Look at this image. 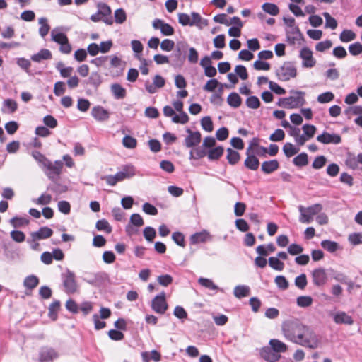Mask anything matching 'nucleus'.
Listing matches in <instances>:
<instances>
[{
	"label": "nucleus",
	"instance_id": "nucleus-17",
	"mask_svg": "<svg viewBox=\"0 0 362 362\" xmlns=\"http://www.w3.org/2000/svg\"><path fill=\"white\" fill-rule=\"evenodd\" d=\"M57 357V353L52 348L44 347L40 351V362H48Z\"/></svg>",
	"mask_w": 362,
	"mask_h": 362
},
{
	"label": "nucleus",
	"instance_id": "nucleus-42",
	"mask_svg": "<svg viewBox=\"0 0 362 362\" xmlns=\"http://www.w3.org/2000/svg\"><path fill=\"white\" fill-rule=\"evenodd\" d=\"M262 8L264 12L272 16H276L279 13L278 6L274 4L264 3Z\"/></svg>",
	"mask_w": 362,
	"mask_h": 362
},
{
	"label": "nucleus",
	"instance_id": "nucleus-25",
	"mask_svg": "<svg viewBox=\"0 0 362 362\" xmlns=\"http://www.w3.org/2000/svg\"><path fill=\"white\" fill-rule=\"evenodd\" d=\"M233 293L236 298H242L250 294V288L246 285H238L235 287Z\"/></svg>",
	"mask_w": 362,
	"mask_h": 362
},
{
	"label": "nucleus",
	"instance_id": "nucleus-52",
	"mask_svg": "<svg viewBox=\"0 0 362 362\" xmlns=\"http://www.w3.org/2000/svg\"><path fill=\"white\" fill-rule=\"evenodd\" d=\"M122 144L127 148H134L136 146L137 141L131 136H125L122 139Z\"/></svg>",
	"mask_w": 362,
	"mask_h": 362
},
{
	"label": "nucleus",
	"instance_id": "nucleus-54",
	"mask_svg": "<svg viewBox=\"0 0 362 362\" xmlns=\"http://www.w3.org/2000/svg\"><path fill=\"white\" fill-rule=\"evenodd\" d=\"M172 121L174 123L186 124L189 121V117L186 112H180L179 115H175L173 117Z\"/></svg>",
	"mask_w": 362,
	"mask_h": 362
},
{
	"label": "nucleus",
	"instance_id": "nucleus-5",
	"mask_svg": "<svg viewBox=\"0 0 362 362\" xmlns=\"http://www.w3.org/2000/svg\"><path fill=\"white\" fill-rule=\"evenodd\" d=\"M63 286L64 291L67 293H74L76 292L78 286L76 281L75 274L67 269L66 272L62 275Z\"/></svg>",
	"mask_w": 362,
	"mask_h": 362
},
{
	"label": "nucleus",
	"instance_id": "nucleus-45",
	"mask_svg": "<svg viewBox=\"0 0 362 362\" xmlns=\"http://www.w3.org/2000/svg\"><path fill=\"white\" fill-rule=\"evenodd\" d=\"M321 246L329 252H334L338 249V244L329 240H322Z\"/></svg>",
	"mask_w": 362,
	"mask_h": 362
},
{
	"label": "nucleus",
	"instance_id": "nucleus-11",
	"mask_svg": "<svg viewBox=\"0 0 362 362\" xmlns=\"http://www.w3.org/2000/svg\"><path fill=\"white\" fill-rule=\"evenodd\" d=\"M98 11L100 13L103 17V21L107 25H112L113 20L111 16L112 11L110 7L103 2H100L97 4Z\"/></svg>",
	"mask_w": 362,
	"mask_h": 362
},
{
	"label": "nucleus",
	"instance_id": "nucleus-56",
	"mask_svg": "<svg viewBox=\"0 0 362 362\" xmlns=\"http://www.w3.org/2000/svg\"><path fill=\"white\" fill-rule=\"evenodd\" d=\"M156 230L150 226H147L144 229V236L148 242H152L156 237Z\"/></svg>",
	"mask_w": 362,
	"mask_h": 362
},
{
	"label": "nucleus",
	"instance_id": "nucleus-13",
	"mask_svg": "<svg viewBox=\"0 0 362 362\" xmlns=\"http://www.w3.org/2000/svg\"><path fill=\"white\" fill-rule=\"evenodd\" d=\"M300 57L303 59V66L311 68L315 66V60L313 57L312 51L308 47H303L300 52Z\"/></svg>",
	"mask_w": 362,
	"mask_h": 362
},
{
	"label": "nucleus",
	"instance_id": "nucleus-63",
	"mask_svg": "<svg viewBox=\"0 0 362 362\" xmlns=\"http://www.w3.org/2000/svg\"><path fill=\"white\" fill-rule=\"evenodd\" d=\"M175 47L174 41L170 39H165L160 43V48L163 51L170 52Z\"/></svg>",
	"mask_w": 362,
	"mask_h": 362
},
{
	"label": "nucleus",
	"instance_id": "nucleus-10",
	"mask_svg": "<svg viewBox=\"0 0 362 362\" xmlns=\"http://www.w3.org/2000/svg\"><path fill=\"white\" fill-rule=\"evenodd\" d=\"M317 141L323 144H339L341 141V138L339 134L324 132L317 136Z\"/></svg>",
	"mask_w": 362,
	"mask_h": 362
},
{
	"label": "nucleus",
	"instance_id": "nucleus-3",
	"mask_svg": "<svg viewBox=\"0 0 362 362\" xmlns=\"http://www.w3.org/2000/svg\"><path fill=\"white\" fill-rule=\"evenodd\" d=\"M297 75V70L293 63L290 62H284L279 69L276 70L278 78L282 81H289Z\"/></svg>",
	"mask_w": 362,
	"mask_h": 362
},
{
	"label": "nucleus",
	"instance_id": "nucleus-8",
	"mask_svg": "<svg viewBox=\"0 0 362 362\" xmlns=\"http://www.w3.org/2000/svg\"><path fill=\"white\" fill-rule=\"evenodd\" d=\"M152 26L156 30H160L161 34L164 36H170L175 33L174 28L161 19H155L153 21Z\"/></svg>",
	"mask_w": 362,
	"mask_h": 362
},
{
	"label": "nucleus",
	"instance_id": "nucleus-30",
	"mask_svg": "<svg viewBox=\"0 0 362 362\" xmlns=\"http://www.w3.org/2000/svg\"><path fill=\"white\" fill-rule=\"evenodd\" d=\"M227 102L230 107L238 108L241 105L242 99L237 93L233 92L228 95Z\"/></svg>",
	"mask_w": 362,
	"mask_h": 362
},
{
	"label": "nucleus",
	"instance_id": "nucleus-6",
	"mask_svg": "<svg viewBox=\"0 0 362 362\" xmlns=\"http://www.w3.org/2000/svg\"><path fill=\"white\" fill-rule=\"evenodd\" d=\"M168 305L165 300V293L162 292L157 295L151 303V308L157 313L164 314L168 310Z\"/></svg>",
	"mask_w": 362,
	"mask_h": 362
},
{
	"label": "nucleus",
	"instance_id": "nucleus-23",
	"mask_svg": "<svg viewBox=\"0 0 362 362\" xmlns=\"http://www.w3.org/2000/svg\"><path fill=\"white\" fill-rule=\"evenodd\" d=\"M279 168V163L276 160L264 161L262 163V170L266 174L272 173Z\"/></svg>",
	"mask_w": 362,
	"mask_h": 362
},
{
	"label": "nucleus",
	"instance_id": "nucleus-59",
	"mask_svg": "<svg viewBox=\"0 0 362 362\" xmlns=\"http://www.w3.org/2000/svg\"><path fill=\"white\" fill-rule=\"evenodd\" d=\"M334 98L332 92H325L320 94L317 97V101L320 103H326L332 101Z\"/></svg>",
	"mask_w": 362,
	"mask_h": 362
},
{
	"label": "nucleus",
	"instance_id": "nucleus-14",
	"mask_svg": "<svg viewBox=\"0 0 362 362\" xmlns=\"http://www.w3.org/2000/svg\"><path fill=\"white\" fill-rule=\"evenodd\" d=\"M260 356L269 362H276L281 358V355L276 353L270 346L263 347L260 351Z\"/></svg>",
	"mask_w": 362,
	"mask_h": 362
},
{
	"label": "nucleus",
	"instance_id": "nucleus-22",
	"mask_svg": "<svg viewBox=\"0 0 362 362\" xmlns=\"http://www.w3.org/2000/svg\"><path fill=\"white\" fill-rule=\"evenodd\" d=\"M269 344L270 347L277 354L284 353L287 351V345L281 341L276 339H270Z\"/></svg>",
	"mask_w": 362,
	"mask_h": 362
},
{
	"label": "nucleus",
	"instance_id": "nucleus-43",
	"mask_svg": "<svg viewBox=\"0 0 362 362\" xmlns=\"http://www.w3.org/2000/svg\"><path fill=\"white\" fill-rule=\"evenodd\" d=\"M10 223L14 228H21L29 224V220L23 217H13L10 220Z\"/></svg>",
	"mask_w": 362,
	"mask_h": 362
},
{
	"label": "nucleus",
	"instance_id": "nucleus-20",
	"mask_svg": "<svg viewBox=\"0 0 362 362\" xmlns=\"http://www.w3.org/2000/svg\"><path fill=\"white\" fill-rule=\"evenodd\" d=\"M135 175V169L132 165L125 166L122 171L117 172L115 174L118 182L122 181L124 179L130 178Z\"/></svg>",
	"mask_w": 362,
	"mask_h": 362
},
{
	"label": "nucleus",
	"instance_id": "nucleus-1",
	"mask_svg": "<svg viewBox=\"0 0 362 362\" xmlns=\"http://www.w3.org/2000/svg\"><path fill=\"white\" fill-rule=\"evenodd\" d=\"M281 329L284 338L294 344L309 349H315L319 345L317 336L297 319L284 321Z\"/></svg>",
	"mask_w": 362,
	"mask_h": 362
},
{
	"label": "nucleus",
	"instance_id": "nucleus-31",
	"mask_svg": "<svg viewBox=\"0 0 362 362\" xmlns=\"http://www.w3.org/2000/svg\"><path fill=\"white\" fill-rule=\"evenodd\" d=\"M226 151V159L228 160V163L230 165H235L238 163L240 159V153L230 148H227Z\"/></svg>",
	"mask_w": 362,
	"mask_h": 362
},
{
	"label": "nucleus",
	"instance_id": "nucleus-64",
	"mask_svg": "<svg viewBox=\"0 0 362 362\" xmlns=\"http://www.w3.org/2000/svg\"><path fill=\"white\" fill-rule=\"evenodd\" d=\"M235 74L242 79L246 80L248 78V74L245 66L243 65H238L235 68Z\"/></svg>",
	"mask_w": 362,
	"mask_h": 362
},
{
	"label": "nucleus",
	"instance_id": "nucleus-62",
	"mask_svg": "<svg viewBox=\"0 0 362 362\" xmlns=\"http://www.w3.org/2000/svg\"><path fill=\"white\" fill-rule=\"evenodd\" d=\"M295 285L300 289H304L307 285V278L305 274H302L295 279Z\"/></svg>",
	"mask_w": 362,
	"mask_h": 362
},
{
	"label": "nucleus",
	"instance_id": "nucleus-34",
	"mask_svg": "<svg viewBox=\"0 0 362 362\" xmlns=\"http://www.w3.org/2000/svg\"><path fill=\"white\" fill-rule=\"evenodd\" d=\"M356 37V33L351 30H344L339 35V39L343 42H351L355 40Z\"/></svg>",
	"mask_w": 362,
	"mask_h": 362
},
{
	"label": "nucleus",
	"instance_id": "nucleus-21",
	"mask_svg": "<svg viewBox=\"0 0 362 362\" xmlns=\"http://www.w3.org/2000/svg\"><path fill=\"white\" fill-rule=\"evenodd\" d=\"M333 318L334 321L337 324H344L348 325H351L354 324V320L352 317L343 311L337 313L334 315Z\"/></svg>",
	"mask_w": 362,
	"mask_h": 362
},
{
	"label": "nucleus",
	"instance_id": "nucleus-16",
	"mask_svg": "<svg viewBox=\"0 0 362 362\" xmlns=\"http://www.w3.org/2000/svg\"><path fill=\"white\" fill-rule=\"evenodd\" d=\"M212 239V236L210 233L204 230L201 232L196 233L191 235L190 243L191 244L196 245L201 243H206Z\"/></svg>",
	"mask_w": 362,
	"mask_h": 362
},
{
	"label": "nucleus",
	"instance_id": "nucleus-4",
	"mask_svg": "<svg viewBox=\"0 0 362 362\" xmlns=\"http://www.w3.org/2000/svg\"><path fill=\"white\" fill-rule=\"evenodd\" d=\"M43 167L46 169L45 173L49 179L55 182L59 178L62 173L63 163L61 160H56L52 163L47 160V161H45Z\"/></svg>",
	"mask_w": 362,
	"mask_h": 362
},
{
	"label": "nucleus",
	"instance_id": "nucleus-35",
	"mask_svg": "<svg viewBox=\"0 0 362 362\" xmlns=\"http://www.w3.org/2000/svg\"><path fill=\"white\" fill-rule=\"evenodd\" d=\"M223 151L224 148L222 146L212 148L208 153V158L211 160H218L223 156Z\"/></svg>",
	"mask_w": 362,
	"mask_h": 362
},
{
	"label": "nucleus",
	"instance_id": "nucleus-55",
	"mask_svg": "<svg viewBox=\"0 0 362 362\" xmlns=\"http://www.w3.org/2000/svg\"><path fill=\"white\" fill-rule=\"evenodd\" d=\"M349 51L353 56H357L362 53V45L357 42L349 46Z\"/></svg>",
	"mask_w": 362,
	"mask_h": 362
},
{
	"label": "nucleus",
	"instance_id": "nucleus-9",
	"mask_svg": "<svg viewBox=\"0 0 362 362\" xmlns=\"http://www.w3.org/2000/svg\"><path fill=\"white\" fill-rule=\"evenodd\" d=\"M165 84V80L160 75H156L153 78V83H151L149 81L145 83L146 90L149 93H155L158 88H163Z\"/></svg>",
	"mask_w": 362,
	"mask_h": 362
},
{
	"label": "nucleus",
	"instance_id": "nucleus-50",
	"mask_svg": "<svg viewBox=\"0 0 362 362\" xmlns=\"http://www.w3.org/2000/svg\"><path fill=\"white\" fill-rule=\"evenodd\" d=\"M114 18L117 23L122 24L127 19L126 12L122 8H118L115 11Z\"/></svg>",
	"mask_w": 362,
	"mask_h": 362
},
{
	"label": "nucleus",
	"instance_id": "nucleus-46",
	"mask_svg": "<svg viewBox=\"0 0 362 362\" xmlns=\"http://www.w3.org/2000/svg\"><path fill=\"white\" fill-rule=\"evenodd\" d=\"M300 213V221L304 223H310L313 221V216L305 211V208L303 206L298 207Z\"/></svg>",
	"mask_w": 362,
	"mask_h": 362
},
{
	"label": "nucleus",
	"instance_id": "nucleus-12",
	"mask_svg": "<svg viewBox=\"0 0 362 362\" xmlns=\"http://www.w3.org/2000/svg\"><path fill=\"white\" fill-rule=\"evenodd\" d=\"M252 145V144H251L250 146L247 148V158L245 160L244 165L246 168H247L250 170H256L259 168V161L257 159V158L252 155L251 153Z\"/></svg>",
	"mask_w": 362,
	"mask_h": 362
},
{
	"label": "nucleus",
	"instance_id": "nucleus-18",
	"mask_svg": "<svg viewBox=\"0 0 362 362\" xmlns=\"http://www.w3.org/2000/svg\"><path fill=\"white\" fill-rule=\"evenodd\" d=\"M53 231L51 228L44 226L41 227L37 231L31 233L32 240L45 239L52 236Z\"/></svg>",
	"mask_w": 362,
	"mask_h": 362
},
{
	"label": "nucleus",
	"instance_id": "nucleus-28",
	"mask_svg": "<svg viewBox=\"0 0 362 362\" xmlns=\"http://www.w3.org/2000/svg\"><path fill=\"white\" fill-rule=\"evenodd\" d=\"M111 90L116 99H123L126 96V90L119 83L111 85Z\"/></svg>",
	"mask_w": 362,
	"mask_h": 362
},
{
	"label": "nucleus",
	"instance_id": "nucleus-37",
	"mask_svg": "<svg viewBox=\"0 0 362 362\" xmlns=\"http://www.w3.org/2000/svg\"><path fill=\"white\" fill-rule=\"evenodd\" d=\"M295 165L298 167L305 166L308 163V155L306 153H301L295 157L293 160Z\"/></svg>",
	"mask_w": 362,
	"mask_h": 362
},
{
	"label": "nucleus",
	"instance_id": "nucleus-2",
	"mask_svg": "<svg viewBox=\"0 0 362 362\" xmlns=\"http://www.w3.org/2000/svg\"><path fill=\"white\" fill-rule=\"evenodd\" d=\"M292 95L279 99L277 105L286 109H295L303 106L305 103V92L291 90Z\"/></svg>",
	"mask_w": 362,
	"mask_h": 362
},
{
	"label": "nucleus",
	"instance_id": "nucleus-49",
	"mask_svg": "<svg viewBox=\"0 0 362 362\" xmlns=\"http://www.w3.org/2000/svg\"><path fill=\"white\" fill-rule=\"evenodd\" d=\"M198 282L201 286L211 290H217L218 288V287L214 284L212 280L209 279L200 277L198 279Z\"/></svg>",
	"mask_w": 362,
	"mask_h": 362
},
{
	"label": "nucleus",
	"instance_id": "nucleus-61",
	"mask_svg": "<svg viewBox=\"0 0 362 362\" xmlns=\"http://www.w3.org/2000/svg\"><path fill=\"white\" fill-rule=\"evenodd\" d=\"M10 235L12 240L16 243H22L25 239V234L21 230H12Z\"/></svg>",
	"mask_w": 362,
	"mask_h": 362
},
{
	"label": "nucleus",
	"instance_id": "nucleus-40",
	"mask_svg": "<svg viewBox=\"0 0 362 362\" xmlns=\"http://www.w3.org/2000/svg\"><path fill=\"white\" fill-rule=\"evenodd\" d=\"M283 151L286 157H291L299 151V148L295 147L291 143H286L283 146Z\"/></svg>",
	"mask_w": 362,
	"mask_h": 362
},
{
	"label": "nucleus",
	"instance_id": "nucleus-53",
	"mask_svg": "<svg viewBox=\"0 0 362 362\" xmlns=\"http://www.w3.org/2000/svg\"><path fill=\"white\" fill-rule=\"evenodd\" d=\"M327 163V158L325 156H317L313 162L312 167L314 169H320L325 166Z\"/></svg>",
	"mask_w": 362,
	"mask_h": 362
},
{
	"label": "nucleus",
	"instance_id": "nucleus-7",
	"mask_svg": "<svg viewBox=\"0 0 362 362\" xmlns=\"http://www.w3.org/2000/svg\"><path fill=\"white\" fill-rule=\"evenodd\" d=\"M186 132L187 136L185 139L184 144L187 148H193L201 142L202 135L199 132H193L189 128H187Z\"/></svg>",
	"mask_w": 362,
	"mask_h": 362
},
{
	"label": "nucleus",
	"instance_id": "nucleus-29",
	"mask_svg": "<svg viewBox=\"0 0 362 362\" xmlns=\"http://www.w3.org/2000/svg\"><path fill=\"white\" fill-rule=\"evenodd\" d=\"M18 108L17 103L12 99H6L3 103L2 111L4 112L12 114Z\"/></svg>",
	"mask_w": 362,
	"mask_h": 362
},
{
	"label": "nucleus",
	"instance_id": "nucleus-57",
	"mask_svg": "<svg viewBox=\"0 0 362 362\" xmlns=\"http://www.w3.org/2000/svg\"><path fill=\"white\" fill-rule=\"evenodd\" d=\"M142 210L148 215L156 216L158 214V209L151 204L146 202L142 206Z\"/></svg>",
	"mask_w": 362,
	"mask_h": 362
},
{
	"label": "nucleus",
	"instance_id": "nucleus-58",
	"mask_svg": "<svg viewBox=\"0 0 362 362\" xmlns=\"http://www.w3.org/2000/svg\"><path fill=\"white\" fill-rule=\"evenodd\" d=\"M313 299L310 296H300L297 298V304L298 306L305 308L311 305Z\"/></svg>",
	"mask_w": 362,
	"mask_h": 362
},
{
	"label": "nucleus",
	"instance_id": "nucleus-39",
	"mask_svg": "<svg viewBox=\"0 0 362 362\" xmlns=\"http://www.w3.org/2000/svg\"><path fill=\"white\" fill-rule=\"evenodd\" d=\"M56 68L59 71L61 76L63 78L71 77L73 72V68L71 66L64 67L62 62L57 63Z\"/></svg>",
	"mask_w": 362,
	"mask_h": 362
},
{
	"label": "nucleus",
	"instance_id": "nucleus-51",
	"mask_svg": "<svg viewBox=\"0 0 362 362\" xmlns=\"http://www.w3.org/2000/svg\"><path fill=\"white\" fill-rule=\"evenodd\" d=\"M246 105L251 109H257L260 106V101L257 96H250L246 99Z\"/></svg>",
	"mask_w": 362,
	"mask_h": 362
},
{
	"label": "nucleus",
	"instance_id": "nucleus-24",
	"mask_svg": "<svg viewBox=\"0 0 362 362\" xmlns=\"http://www.w3.org/2000/svg\"><path fill=\"white\" fill-rule=\"evenodd\" d=\"M52 58V53L49 49H42L37 54L31 56V59L35 62H40L42 60L50 59Z\"/></svg>",
	"mask_w": 362,
	"mask_h": 362
},
{
	"label": "nucleus",
	"instance_id": "nucleus-60",
	"mask_svg": "<svg viewBox=\"0 0 362 362\" xmlns=\"http://www.w3.org/2000/svg\"><path fill=\"white\" fill-rule=\"evenodd\" d=\"M274 282L281 289L286 290L288 288V282L284 276H277L274 279Z\"/></svg>",
	"mask_w": 362,
	"mask_h": 362
},
{
	"label": "nucleus",
	"instance_id": "nucleus-36",
	"mask_svg": "<svg viewBox=\"0 0 362 362\" xmlns=\"http://www.w3.org/2000/svg\"><path fill=\"white\" fill-rule=\"evenodd\" d=\"M60 308V302L59 300H54L52 302L49 307V317L55 320L57 317V313Z\"/></svg>",
	"mask_w": 362,
	"mask_h": 362
},
{
	"label": "nucleus",
	"instance_id": "nucleus-44",
	"mask_svg": "<svg viewBox=\"0 0 362 362\" xmlns=\"http://www.w3.org/2000/svg\"><path fill=\"white\" fill-rule=\"evenodd\" d=\"M88 81V83L97 88L102 83V78L98 72H92Z\"/></svg>",
	"mask_w": 362,
	"mask_h": 362
},
{
	"label": "nucleus",
	"instance_id": "nucleus-26",
	"mask_svg": "<svg viewBox=\"0 0 362 362\" xmlns=\"http://www.w3.org/2000/svg\"><path fill=\"white\" fill-rule=\"evenodd\" d=\"M218 86H225L226 88H230L227 84H223L218 82L217 79L212 78L206 82V83L203 87V90L206 92H213Z\"/></svg>",
	"mask_w": 362,
	"mask_h": 362
},
{
	"label": "nucleus",
	"instance_id": "nucleus-33",
	"mask_svg": "<svg viewBox=\"0 0 362 362\" xmlns=\"http://www.w3.org/2000/svg\"><path fill=\"white\" fill-rule=\"evenodd\" d=\"M269 265L274 270L281 272L284 269V263L278 257H271L268 259Z\"/></svg>",
	"mask_w": 362,
	"mask_h": 362
},
{
	"label": "nucleus",
	"instance_id": "nucleus-32",
	"mask_svg": "<svg viewBox=\"0 0 362 362\" xmlns=\"http://www.w3.org/2000/svg\"><path fill=\"white\" fill-rule=\"evenodd\" d=\"M39 284V279L35 275H30L27 276L23 281V285L25 288L33 290Z\"/></svg>",
	"mask_w": 362,
	"mask_h": 362
},
{
	"label": "nucleus",
	"instance_id": "nucleus-19",
	"mask_svg": "<svg viewBox=\"0 0 362 362\" xmlns=\"http://www.w3.org/2000/svg\"><path fill=\"white\" fill-rule=\"evenodd\" d=\"M91 115L98 121H105L109 117V112L101 106H95L91 110Z\"/></svg>",
	"mask_w": 362,
	"mask_h": 362
},
{
	"label": "nucleus",
	"instance_id": "nucleus-38",
	"mask_svg": "<svg viewBox=\"0 0 362 362\" xmlns=\"http://www.w3.org/2000/svg\"><path fill=\"white\" fill-rule=\"evenodd\" d=\"M40 27L39 28V34L42 37H45L49 33L50 27L47 23V20L45 18H40L39 19Z\"/></svg>",
	"mask_w": 362,
	"mask_h": 362
},
{
	"label": "nucleus",
	"instance_id": "nucleus-47",
	"mask_svg": "<svg viewBox=\"0 0 362 362\" xmlns=\"http://www.w3.org/2000/svg\"><path fill=\"white\" fill-rule=\"evenodd\" d=\"M201 126L207 132L213 131L214 126L211 118L209 116H205L201 119Z\"/></svg>",
	"mask_w": 362,
	"mask_h": 362
},
{
	"label": "nucleus",
	"instance_id": "nucleus-41",
	"mask_svg": "<svg viewBox=\"0 0 362 362\" xmlns=\"http://www.w3.org/2000/svg\"><path fill=\"white\" fill-rule=\"evenodd\" d=\"M95 228L98 230L105 231L107 233H110L112 232V227L105 219L98 220L95 224Z\"/></svg>",
	"mask_w": 362,
	"mask_h": 362
},
{
	"label": "nucleus",
	"instance_id": "nucleus-27",
	"mask_svg": "<svg viewBox=\"0 0 362 362\" xmlns=\"http://www.w3.org/2000/svg\"><path fill=\"white\" fill-rule=\"evenodd\" d=\"M191 16V23H192V25H196L200 29L208 25V21L206 19H203L198 13L192 12Z\"/></svg>",
	"mask_w": 362,
	"mask_h": 362
},
{
	"label": "nucleus",
	"instance_id": "nucleus-15",
	"mask_svg": "<svg viewBox=\"0 0 362 362\" xmlns=\"http://www.w3.org/2000/svg\"><path fill=\"white\" fill-rule=\"evenodd\" d=\"M312 276L314 284L317 286H323L327 280L325 270L322 268L315 269L313 272Z\"/></svg>",
	"mask_w": 362,
	"mask_h": 362
},
{
	"label": "nucleus",
	"instance_id": "nucleus-48",
	"mask_svg": "<svg viewBox=\"0 0 362 362\" xmlns=\"http://www.w3.org/2000/svg\"><path fill=\"white\" fill-rule=\"evenodd\" d=\"M322 15L325 18V27L326 28H329L332 30L337 28V21H336V19L332 18L330 16V14L327 12H324Z\"/></svg>",
	"mask_w": 362,
	"mask_h": 362
}]
</instances>
